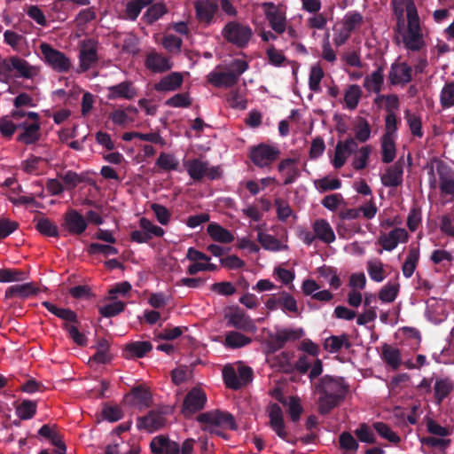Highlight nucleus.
<instances>
[{
  "label": "nucleus",
  "instance_id": "obj_38",
  "mask_svg": "<svg viewBox=\"0 0 454 454\" xmlns=\"http://www.w3.org/2000/svg\"><path fill=\"white\" fill-rule=\"evenodd\" d=\"M252 339L239 332L231 331L226 333L224 346L229 348H239L251 343Z\"/></svg>",
  "mask_w": 454,
  "mask_h": 454
},
{
  "label": "nucleus",
  "instance_id": "obj_11",
  "mask_svg": "<svg viewBox=\"0 0 454 454\" xmlns=\"http://www.w3.org/2000/svg\"><path fill=\"white\" fill-rule=\"evenodd\" d=\"M207 403V396L200 388L193 387L185 395L182 413L184 417H190L192 414L201 411Z\"/></svg>",
  "mask_w": 454,
  "mask_h": 454
},
{
  "label": "nucleus",
  "instance_id": "obj_50",
  "mask_svg": "<svg viewBox=\"0 0 454 454\" xmlns=\"http://www.w3.org/2000/svg\"><path fill=\"white\" fill-rule=\"evenodd\" d=\"M131 395L135 400L136 405L140 408L149 407L152 401L151 393L142 386L135 387L131 390Z\"/></svg>",
  "mask_w": 454,
  "mask_h": 454
},
{
  "label": "nucleus",
  "instance_id": "obj_31",
  "mask_svg": "<svg viewBox=\"0 0 454 454\" xmlns=\"http://www.w3.org/2000/svg\"><path fill=\"white\" fill-rule=\"evenodd\" d=\"M153 348L149 341H134L126 345L124 352L128 358L144 357Z\"/></svg>",
  "mask_w": 454,
  "mask_h": 454
},
{
  "label": "nucleus",
  "instance_id": "obj_8",
  "mask_svg": "<svg viewBox=\"0 0 454 454\" xmlns=\"http://www.w3.org/2000/svg\"><path fill=\"white\" fill-rule=\"evenodd\" d=\"M304 334L300 329H281L275 333H270L266 342L269 353H275L283 348L287 341H294L301 339Z\"/></svg>",
  "mask_w": 454,
  "mask_h": 454
},
{
  "label": "nucleus",
  "instance_id": "obj_24",
  "mask_svg": "<svg viewBox=\"0 0 454 454\" xmlns=\"http://www.w3.org/2000/svg\"><path fill=\"white\" fill-rule=\"evenodd\" d=\"M297 160L292 158H286L282 160L278 166V170L281 173L286 172V178L283 182L284 185H288L295 182V180L300 176V170L295 166Z\"/></svg>",
  "mask_w": 454,
  "mask_h": 454
},
{
  "label": "nucleus",
  "instance_id": "obj_15",
  "mask_svg": "<svg viewBox=\"0 0 454 454\" xmlns=\"http://www.w3.org/2000/svg\"><path fill=\"white\" fill-rule=\"evenodd\" d=\"M409 234L403 228H395L388 233H381L378 239V244L386 251L394 250L397 245L408 240Z\"/></svg>",
  "mask_w": 454,
  "mask_h": 454
},
{
  "label": "nucleus",
  "instance_id": "obj_10",
  "mask_svg": "<svg viewBox=\"0 0 454 454\" xmlns=\"http://www.w3.org/2000/svg\"><path fill=\"white\" fill-rule=\"evenodd\" d=\"M269 418V425L276 434L285 442L295 445L297 440L289 437V434L286 429L282 409L278 403L270 404Z\"/></svg>",
  "mask_w": 454,
  "mask_h": 454
},
{
  "label": "nucleus",
  "instance_id": "obj_33",
  "mask_svg": "<svg viewBox=\"0 0 454 454\" xmlns=\"http://www.w3.org/2000/svg\"><path fill=\"white\" fill-rule=\"evenodd\" d=\"M419 248L418 247H411L408 251L406 259L402 266V271L405 278H409L414 273L419 260Z\"/></svg>",
  "mask_w": 454,
  "mask_h": 454
},
{
  "label": "nucleus",
  "instance_id": "obj_52",
  "mask_svg": "<svg viewBox=\"0 0 454 454\" xmlns=\"http://www.w3.org/2000/svg\"><path fill=\"white\" fill-rule=\"evenodd\" d=\"M35 229L47 237H59V230L55 223L48 218H40L36 221Z\"/></svg>",
  "mask_w": 454,
  "mask_h": 454
},
{
  "label": "nucleus",
  "instance_id": "obj_22",
  "mask_svg": "<svg viewBox=\"0 0 454 454\" xmlns=\"http://www.w3.org/2000/svg\"><path fill=\"white\" fill-rule=\"evenodd\" d=\"M165 423L166 418L163 413L151 411L146 416L138 419L137 427L149 432H153L163 427Z\"/></svg>",
  "mask_w": 454,
  "mask_h": 454
},
{
  "label": "nucleus",
  "instance_id": "obj_58",
  "mask_svg": "<svg viewBox=\"0 0 454 454\" xmlns=\"http://www.w3.org/2000/svg\"><path fill=\"white\" fill-rule=\"evenodd\" d=\"M354 433L357 439L362 442H365L368 444H372L376 442L375 434L365 423L360 424L359 427L354 431Z\"/></svg>",
  "mask_w": 454,
  "mask_h": 454
},
{
  "label": "nucleus",
  "instance_id": "obj_59",
  "mask_svg": "<svg viewBox=\"0 0 454 454\" xmlns=\"http://www.w3.org/2000/svg\"><path fill=\"white\" fill-rule=\"evenodd\" d=\"M372 153V147L365 145L360 148L358 154L356 155L353 160V168L356 170H362L366 168L368 164L369 156Z\"/></svg>",
  "mask_w": 454,
  "mask_h": 454
},
{
  "label": "nucleus",
  "instance_id": "obj_9",
  "mask_svg": "<svg viewBox=\"0 0 454 454\" xmlns=\"http://www.w3.org/2000/svg\"><path fill=\"white\" fill-rule=\"evenodd\" d=\"M41 52L45 62L55 71L64 73L67 72L71 67V63L67 56L52 48L49 43H43L40 45Z\"/></svg>",
  "mask_w": 454,
  "mask_h": 454
},
{
  "label": "nucleus",
  "instance_id": "obj_54",
  "mask_svg": "<svg viewBox=\"0 0 454 454\" xmlns=\"http://www.w3.org/2000/svg\"><path fill=\"white\" fill-rule=\"evenodd\" d=\"M405 119L411 134L417 137H423L421 118L409 110L405 111Z\"/></svg>",
  "mask_w": 454,
  "mask_h": 454
},
{
  "label": "nucleus",
  "instance_id": "obj_49",
  "mask_svg": "<svg viewBox=\"0 0 454 454\" xmlns=\"http://www.w3.org/2000/svg\"><path fill=\"white\" fill-rule=\"evenodd\" d=\"M440 104L443 109L454 106V82H446L440 93Z\"/></svg>",
  "mask_w": 454,
  "mask_h": 454
},
{
  "label": "nucleus",
  "instance_id": "obj_26",
  "mask_svg": "<svg viewBox=\"0 0 454 454\" xmlns=\"http://www.w3.org/2000/svg\"><path fill=\"white\" fill-rule=\"evenodd\" d=\"M313 231L317 239L331 244L335 240V234L330 223L325 219H317L313 223Z\"/></svg>",
  "mask_w": 454,
  "mask_h": 454
},
{
  "label": "nucleus",
  "instance_id": "obj_57",
  "mask_svg": "<svg viewBox=\"0 0 454 454\" xmlns=\"http://www.w3.org/2000/svg\"><path fill=\"white\" fill-rule=\"evenodd\" d=\"M125 307V302L117 301L100 307L98 310L102 317H113L124 311Z\"/></svg>",
  "mask_w": 454,
  "mask_h": 454
},
{
  "label": "nucleus",
  "instance_id": "obj_64",
  "mask_svg": "<svg viewBox=\"0 0 454 454\" xmlns=\"http://www.w3.org/2000/svg\"><path fill=\"white\" fill-rule=\"evenodd\" d=\"M150 207L160 224L167 225L169 223L171 219V213L165 206L158 203H152Z\"/></svg>",
  "mask_w": 454,
  "mask_h": 454
},
{
  "label": "nucleus",
  "instance_id": "obj_20",
  "mask_svg": "<svg viewBox=\"0 0 454 454\" xmlns=\"http://www.w3.org/2000/svg\"><path fill=\"white\" fill-rule=\"evenodd\" d=\"M64 226L73 235H81L87 228L84 217L75 209H70L65 214Z\"/></svg>",
  "mask_w": 454,
  "mask_h": 454
},
{
  "label": "nucleus",
  "instance_id": "obj_39",
  "mask_svg": "<svg viewBox=\"0 0 454 454\" xmlns=\"http://www.w3.org/2000/svg\"><path fill=\"white\" fill-rule=\"evenodd\" d=\"M325 348L327 349L331 353L339 352L343 347L346 348H349L351 347V343L348 341V337L347 334L343 333L342 335H332L325 340Z\"/></svg>",
  "mask_w": 454,
  "mask_h": 454
},
{
  "label": "nucleus",
  "instance_id": "obj_60",
  "mask_svg": "<svg viewBox=\"0 0 454 454\" xmlns=\"http://www.w3.org/2000/svg\"><path fill=\"white\" fill-rule=\"evenodd\" d=\"M399 291V284H387L380 293L379 299L383 302H392L395 300Z\"/></svg>",
  "mask_w": 454,
  "mask_h": 454
},
{
  "label": "nucleus",
  "instance_id": "obj_35",
  "mask_svg": "<svg viewBox=\"0 0 454 454\" xmlns=\"http://www.w3.org/2000/svg\"><path fill=\"white\" fill-rule=\"evenodd\" d=\"M381 357L393 370H397L401 365V352L391 345L385 343L382 346Z\"/></svg>",
  "mask_w": 454,
  "mask_h": 454
},
{
  "label": "nucleus",
  "instance_id": "obj_7",
  "mask_svg": "<svg viewBox=\"0 0 454 454\" xmlns=\"http://www.w3.org/2000/svg\"><path fill=\"white\" fill-rule=\"evenodd\" d=\"M222 35L228 43L239 48H245L248 44L253 32L247 25L238 21H230L223 27Z\"/></svg>",
  "mask_w": 454,
  "mask_h": 454
},
{
  "label": "nucleus",
  "instance_id": "obj_1",
  "mask_svg": "<svg viewBox=\"0 0 454 454\" xmlns=\"http://www.w3.org/2000/svg\"><path fill=\"white\" fill-rule=\"evenodd\" d=\"M314 392L319 395L317 411L325 416L344 402L349 385L342 377L325 375L314 384Z\"/></svg>",
  "mask_w": 454,
  "mask_h": 454
},
{
  "label": "nucleus",
  "instance_id": "obj_21",
  "mask_svg": "<svg viewBox=\"0 0 454 454\" xmlns=\"http://www.w3.org/2000/svg\"><path fill=\"white\" fill-rule=\"evenodd\" d=\"M436 170L439 176V187L441 193L454 197V179L452 178V169L442 161L437 165Z\"/></svg>",
  "mask_w": 454,
  "mask_h": 454
},
{
  "label": "nucleus",
  "instance_id": "obj_29",
  "mask_svg": "<svg viewBox=\"0 0 454 454\" xmlns=\"http://www.w3.org/2000/svg\"><path fill=\"white\" fill-rule=\"evenodd\" d=\"M40 121H32L25 129L19 134L17 140L25 145H31L36 143L40 138Z\"/></svg>",
  "mask_w": 454,
  "mask_h": 454
},
{
  "label": "nucleus",
  "instance_id": "obj_4",
  "mask_svg": "<svg viewBox=\"0 0 454 454\" xmlns=\"http://www.w3.org/2000/svg\"><path fill=\"white\" fill-rule=\"evenodd\" d=\"M407 31L403 37L404 47L411 51H419L425 46L420 20L413 0L407 3Z\"/></svg>",
  "mask_w": 454,
  "mask_h": 454
},
{
  "label": "nucleus",
  "instance_id": "obj_12",
  "mask_svg": "<svg viewBox=\"0 0 454 454\" xmlns=\"http://www.w3.org/2000/svg\"><path fill=\"white\" fill-rule=\"evenodd\" d=\"M262 6L271 29L277 34H283L286 28L285 12L271 2H265Z\"/></svg>",
  "mask_w": 454,
  "mask_h": 454
},
{
  "label": "nucleus",
  "instance_id": "obj_27",
  "mask_svg": "<svg viewBox=\"0 0 454 454\" xmlns=\"http://www.w3.org/2000/svg\"><path fill=\"white\" fill-rule=\"evenodd\" d=\"M207 82L216 88H231L237 84L236 77L227 72H210L207 76Z\"/></svg>",
  "mask_w": 454,
  "mask_h": 454
},
{
  "label": "nucleus",
  "instance_id": "obj_42",
  "mask_svg": "<svg viewBox=\"0 0 454 454\" xmlns=\"http://www.w3.org/2000/svg\"><path fill=\"white\" fill-rule=\"evenodd\" d=\"M154 0H130L126 4L125 19L135 21L142 9L151 4Z\"/></svg>",
  "mask_w": 454,
  "mask_h": 454
},
{
  "label": "nucleus",
  "instance_id": "obj_17",
  "mask_svg": "<svg viewBox=\"0 0 454 454\" xmlns=\"http://www.w3.org/2000/svg\"><path fill=\"white\" fill-rule=\"evenodd\" d=\"M196 17L200 22L210 24L218 11V0H196L193 3Z\"/></svg>",
  "mask_w": 454,
  "mask_h": 454
},
{
  "label": "nucleus",
  "instance_id": "obj_40",
  "mask_svg": "<svg viewBox=\"0 0 454 454\" xmlns=\"http://www.w3.org/2000/svg\"><path fill=\"white\" fill-rule=\"evenodd\" d=\"M110 345L106 339H99L96 345V353L90 358L97 364H107L111 361L112 356L109 353Z\"/></svg>",
  "mask_w": 454,
  "mask_h": 454
},
{
  "label": "nucleus",
  "instance_id": "obj_56",
  "mask_svg": "<svg viewBox=\"0 0 454 454\" xmlns=\"http://www.w3.org/2000/svg\"><path fill=\"white\" fill-rule=\"evenodd\" d=\"M373 428L382 438L390 442L398 443L401 441V438L386 423L375 422Z\"/></svg>",
  "mask_w": 454,
  "mask_h": 454
},
{
  "label": "nucleus",
  "instance_id": "obj_55",
  "mask_svg": "<svg viewBox=\"0 0 454 454\" xmlns=\"http://www.w3.org/2000/svg\"><path fill=\"white\" fill-rule=\"evenodd\" d=\"M257 240L266 250L279 251L281 249L280 241L272 235L258 231Z\"/></svg>",
  "mask_w": 454,
  "mask_h": 454
},
{
  "label": "nucleus",
  "instance_id": "obj_28",
  "mask_svg": "<svg viewBox=\"0 0 454 454\" xmlns=\"http://www.w3.org/2000/svg\"><path fill=\"white\" fill-rule=\"evenodd\" d=\"M207 231L211 239L217 242L229 244L234 240L231 232L216 223H209Z\"/></svg>",
  "mask_w": 454,
  "mask_h": 454
},
{
  "label": "nucleus",
  "instance_id": "obj_61",
  "mask_svg": "<svg viewBox=\"0 0 454 454\" xmlns=\"http://www.w3.org/2000/svg\"><path fill=\"white\" fill-rule=\"evenodd\" d=\"M165 105L170 107H189L192 105V99L189 93H177L166 100Z\"/></svg>",
  "mask_w": 454,
  "mask_h": 454
},
{
  "label": "nucleus",
  "instance_id": "obj_30",
  "mask_svg": "<svg viewBox=\"0 0 454 454\" xmlns=\"http://www.w3.org/2000/svg\"><path fill=\"white\" fill-rule=\"evenodd\" d=\"M454 388L453 382L448 379L436 380L434 386L435 403L440 405Z\"/></svg>",
  "mask_w": 454,
  "mask_h": 454
},
{
  "label": "nucleus",
  "instance_id": "obj_2",
  "mask_svg": "<svg viewBox=\"0 0 454 454\" xmlns=\"http://www.w3.org/2000/svg\"><path fill=\"white\" fill-rule=\"evenodd\" d=\"M197 421L203 425L201 427L203 431H207L224 439L226 438V434L215 427H223L230 430H236L238 427L233 415L220 410L200 413L197 417Z\"/></svg>",
  "mask_w": 454,
  "mask_h": 454
},
{
  "label": "nucleus",
  "instance_id": "obj_44",
  "mask_svg": "<svg viewBox=\"0 0 454 454\" xmlns=\"http://www.w3.org/2000/svg\"><path fill=\"white\" fill-rule=\"evenodd\" d=\"M362 90L357 84L349 85L344 94L346 107L349 110L356 109L362 97Z\"/></svg>",
  "mask_w": 454,
  "mask_h": 454
},
{
  "label": "nucleus",
  "instance_id": "obj_63",
  "mask_svg": "<svg viewBox=\"0 0 454 454\" xmlns=\"http://www.w3.org/2000/svg\"><path fill=\"white\" fill-rule=\"evenodd\" d=\"M286 405L288 406V413L291 420L294 423L299 421L303 411L299 397L290 396Z\"/></svg>",
  "mask_w": 454,
  "mask_h": 454
},
{
  "label": "nucleus",
  "instance_id": "obj_45",
  "mask_svg": "<svg viewBox=\"0 0 454 454\" xmlns=\"http://www.w3.org/2000/svg\"><path fill=\"white\" fill-rule=\"evenodd\" d=\"M207 170H208V163L199 159L190 161L187 166L188 174L195 181H200L205 176Z\"/></svg>",
  "mask_w": 454,
  "mask_h": 454
},
{
  "label": "nucleus",
  "instance_id": "obj_47",
  "mask_svg": "<svg viewBox=\"0 0 454 454\" xmlns=\"http://www.w3.org/2000/svg\"><path fill=\"white\" fill-rule=\"evenodd\" d=\"M367 271L370 278L375 282H382L386 278L384 264L380 259L368 261Z\"/></svg>",
  "mask_w": 454,
  "mask_h": 454
},
{
  "label": "nucleus",
  "instance_id": "obj_62",
  "mask_svg": "<svg viewBox=\"0 0 454 454\" xmlns=\"http://www.w3.org/2000/svg\"><path fill=\"white\" fill-rule=\"evenodd\" d=\"M156 165L165 171L176 170L178 167V161L173 155L161 153L156 160Z\"/></svg>",
  "mask_w": 454,
  "mask_h": 454
},
{
  "label": "nucleus",
  "instance_id": "obj_3",
  "mask_svg": "<svg viewBox=\"0 0 454 454\" xmlns=\"http://www.w3.org/2000/svg\"><path fill=\"white\" fill-rule=\"evenodd\" d=\"M42 305L54 316L66 321L63 324V328L76 345L80 347H85L87 345L88 340L86 336L78 330L77 325L79 324V320L77 314L74 310L58 308L56 305L47 301H43Z\"/></svg>",
  "mask_w": 454,
  "mask_h": 454
},
{
  "label": "nucleus",
  "instance_id": "obj_19",
  "mask_svg": "<svg viewBox=\"0 0 454 454\" xmlns=\"http://www.w3.org/2000/svg\"><path fill=\"white\" fill-rule=\"evenodd\" d=\"M227 319V325L234 327L239 331L251 333L255 330V325L253 320L240 309L225 316Z\"/></svg>",
  "mask_w": 454,
  "mask_h": 454
},
{
  "label": "nucleus",
  "instance_id": "obj_53",
  "mask_svg": "<svg viewBox=\"0 0 454 454\" xmlns=\"http://www.w3.org/2000/svg\"><path fill=\"white\" fill-rule=\"evenodd\" d=\"M324 75V71L319 65H314L311 67L309 77V87L310 90L316 93L321 91L320 82Z\"/></svg>",
  "mask_w": 454,
  "mask_h": 454
},
{
  "label": "nucleus",
  "instance_id": "obj_37",
  "mask_svg": "<svg viewBox=\"0 0 454 454\" xmlns=\"http://www.w3.org/2000/svg\"><path fill=\"white\" fill-rule=\"evenodd\" d=\"M384 67L382 66L378 67L370 76H366L364 82V87L375 93H379L381 90V86L384 82Z\"/></svg>",
  "mask_w": 454,
  "mask_h": 454
},
{
  "label": "nucleus",
  "instance_id": "obj_34",
  "mask_svg": "<svg viewBox=\"0 0 454 454\" xmlns=\"http://www.w3.org/2000/svg\"><path fill=\"white\" fill-rule=\"evenodd\" d=\"M149 5V8L143 15L144 21L148 25L153 24L168 12L166 4L162 2L152 3Z\"/></svg>",
  "mask_w": 454,
  "mask_h": 454
},
{
  "label": "nucleus",
  "instance_id": "obj_5",
  "mask_svg": "<svg viewBox=\"0 0 454 454\" xmlns=\"http://www.w3.org/2000/svg\"><path fill=\"white\" fill-rule=\"evenodd\" d=\"M35 67L18 56L4 59L0 62V82L8 83L12 78L31 79L36 74Z\"/></svg>",
  "mask_w": 454,
  "mask_h": 454
},
{
  "label": "nucleus",
  "instance_id": "obj_36",
  "mask_svg": "<svg viewBox=\"0 0 454 454\" xmlns=\"http://www.w3.org/2000/svg\"><path fill=\"white\" fill-rule=\"evenodd\" d=\"M36 293L35 288L32 283H26L21 285H14L9 286L5 291V298L12 299L13 297L27 298Z\"/></svg>",
  "mask_w": 454,
  "mask_h": 454
},
{
  "label": "nucleus",
  "instance_id": "obj_14",
  "mask_svg": "<svg viewBox=\"0 0 454 454\" xmlns=\"http://www.w3.org/2000/svg\"><path fill=\"white\" fill-rule=\"evenodd\" d=\"M265 305L270 310H276L281 308L283 310L290 312L298 311L296 300L293 295L285 291L271 294L265 302Z\"/></svg>",
  "mask_w": 454,
  "mask_h": 454
},
{
  "label": "nucleus",
  "instance_id": "obj_43",
  "mask_svg": "<svg viewBox=\"0 0 454 454\" xmlns=\"http://www.w3.org/2000/svg\"><path fill=\"white\" fill-rule=\"evenodd\" d=\"M195 440L192 438L186 439L182 446L176 442L169 440L164 454H192L193 451Z\"/></svg>",
  "mask_w": 454,
  "mask_h": 454
},
{
  "label": "nucleus",
  "instance_id": "obj_18",
  "mask_svg": "<svg viewBox=\"0 0 454 454\" xmlns=\"http://www.w3.org/2000/svg\"><path fill=\"white\" fill-rule=\"evenodd\" d=\"M107 91L106 98L109 100H131L137 95V89L130 81H124L116 85L110 86L107 88Z\"/></svg>",
  "mask_w": 454,
  "mask_h": 454
},
{
  "label": "nucleus",
  "instance_id": "obj_13",
  "mask_svg": "<svg viewBox=\"0 0 454 454\" xmlns=\"http://www.w3.org/2000/svg\"><path fill=\"white\" fill-rule=\"evenodd\" d=\"M403 158L398 159L393 165L388 166L380 176V181L385 187H398L403 181Z\"/></svg>",
  "mask_w": 454,
  "mask_h": 454
},
{
  "label": "nucleus",
  "instance_id": "obj_51",
  "mask_svg": "<svg viewBox=\"0 0 454 454\" xmlns=\"http://www.w3.org/2000/svg\"><path fill=\"white\" fill-rule=\"evenodd\" d=\"M36 412V402L23 400L16 406V413L20 419H30Z\"/></svg>",
  "mask_w": 454,
  "mask_h": 454
},
{
  "label": "nucleus",
  "instance_id": "obj_48",
  "mask_svg": "<svg viewBox=\"0 0 454 454\" xmlns=\"http://www.w3.org/2000/svg\"><path fill=\"white\" fill-rule=\"evenodd\" d=\"M340 449L345 454H356L359 444L353 435L348 432H342L339 436Z\"/></svg>",
  "mask_w": 454,
  "mask_h": 454
},
{
  "label": "nucleus",
  "instance_id": "obj_25",
  "mask_svg": "<svg viewBox=\"0 0 454 454\" xmlns=\"http://www.w3.org/2000/svg\"><path fill=\"white\" fill-rule=\"evenodd\" d=\"M145 66L153 73H163L172 68L169 59L155 52L147 55Z\"/></svg>",
  "mask_w": 454,
  "mask_h": 454
},
{
  "label": "nucleus",
  "instance_id": "obj_41",
  "mask_svg": "<svg viewBox=\"0 0 454 454\" xmlns=\"http://www.w3.org/2000/svg\"><path fill=\"white\" fill-rule=\"evenodd\" d=\"M80 68L82 72L88 71L98 62V52L95 47L82 48L79 55Z\"/></svg>",
  "mask_w": 454,
  "mask_h": 454
},
{
  "label": "nucleus",
  "instance_id": "obj_23",
  "mask_svg": "<svg viewBox=\"0 0 454 454\" xmlns=\"http://www.w3.org/2000/svg\"><path fill=\"white\" fill-rule=\"evenodd\" d=\"M183 75L178 72H173L162 77L159 82L155 83L153 89L157 92L175 91L183 84Z\"/></svg>",
  "mask_w": 454,
  "mask_h": 454
},
{
  "label": "nucleus",
  "instance_id": "obj_16",
  "mask_svg": "<svg viewBox=\"0 0 454 454\" xmlns=\"http://www.w3.org/2000/svg\"><path fill=\"white\" fill-rule=\"evenodd\" d=\"M388 80L392 85L409 83L412 80V67L406 62H394L390 67Z\"/></svg>",
  "mask_w": 454,
  "mask_h": 454
},
{
  "label": "nucleus",
  "instance_id": "obj_46",
  "mask_svg": "<svg viewBox=\"0 0 454 454\" xmlns=\"http://www.w3.org/2000/svg\"><path fill=\"white\" fill-rule=\"evenodd\" d=\"M223 380L228 388L239 390L242 387L241 380H239L237 372L231 364L223 367Z\"/></svg>",
  "mask_w": 454,
  "mask_h": 454
},
{
  "label": "nucleus",
  "instance_id": "obj_6",
  "mask_svg": "<svg viewBox=\"0 0 454 454\" xmlns=\"http://www.w3.org/2000/svg\"><path fill=\"white\" fill-rule=\"evenodd\" d=\"M279 155L278 147L266 143H261L249 149V159L254 166L260 168H270Z\"/></svg>",
  "mask_w": 454,
  "mask_h": 454
},
{
  "label": "nucleus",
  "instance_id": "obj_32",
  "mask_svg": "<svg viewBox=\"0 0 454 454\" xmlns=\"http://www.w3.org/2000/svg\"><path fill=\"white\" fill-rule=\"evenodd\" d=\"M381 160L384 163H391L396 156V146L395 137H389L388 135H383L380 142Z\"/></svg>",
  "mask_w": 454,
  "mask_h": 454
}]
</instances>
